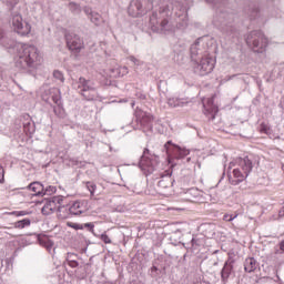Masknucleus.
Here are the masks:
<instances>
[{
  "label": "nucleus",
  "mask_w": 284,
  "mask_h": 284,
  "mask_svg": "<svg viewBox=\"0 0 284 284\" xmlns=\"http://www.w3.org/2000/svg\"><path fill=\"white\" fill-rule=\"evenodd\" d=\"M148 10H153L149 20L153 32H172L174 30V24L170 22L172 10H174L172 2L165 0H132L128 13L130 17L136 18L146 14Z\"/></svg>",
  "instance_id": "1"
},
{
  "label": "nucleus",
  "mask_w": 284,
  "mask_h": 284,
  "mask_svg": "<svg viewBox=\"0 0 284 284\" xmlns=\"http://www.w3.org/2000/svg\"><path fill=\"white\" fill-rule=\"evenodd\" d=\"M0 45L8 50L11 54H17L16 68L18 70H24V72H32L37 70V67L41 64V57L39 55V49L31 44H23L17 42L10 33L0 28Z\"/></svg>",
  "instance_id": "2"
},
{
  "label": "nucleus",
  "mask_w": 284,
  "mask_h": 284,
  "mask_svg": "<svg viewBox=\"0 0 284 284\" xmlns=\"http://www.w3.org/2000/svg\"><path fill=\"white\" fill-rule=\"evenodd\" d=\"M236 14L229 9H220L213 18V26L227 39H236L241 32L234 23Z\"/></svg>",
  "instance_id": "3"
},
{
  "label": "nucleus",
  "mask_w": 284,
  "mask_h": 284,
  "mask_svg": "<svg viewBox=\"0 0 284 284\" xmlns=\"http://www.w3.org/2000/svg\"><path fill=\"white\" fill-rule=\"evenodd\" d=\"M172 3L173 9L171 10V16L169 17L170 23L174 26L172 31L160 32V34H168L170 32H174V30H185L189 26L187 20V2L185 0H165Z\"/></svg>",
  "instance_id": "4"
},
{
  "label": "nucleus",
  "mask_w": 284,
  "mask_h": 284,
  "mask_svg": "<svg viewBox=\"0 0 284 284\" xmlns=\"http://www.w3.org/2000/svg\"><path fill=\"white\" fill-rule=\"evenodd\" d=\"M254 170V158L245 156L244 159L239 160V168L233 170L234 179L230 178L231 185H239L243 183L250 176V172Z\"/></svg>",
  "instance_id": "5"
},
{
  "label": "nucleus",
  "mask_w": 284,
  "mask_h": 284,
  "mask_svg": "<svg viewBox=\"0 0 284 284\" xmlns=\"http://www.w3.org/2000/svg\"><path fill=\"white\" fill-rule=\"evenodd\" d=\"M245 41L248 48H251L253 52H257V54H263L268 43L267 38L261 30H253L247 33Z\"/></svg>",
  "instance_id": "6"
},
{
  "label": "nucleus",
  "mask_w": 284,
  "mask_h": 284,
  "mask_svg": "<svg viewBox=\"0 0 284 284\" xmlns=\"http://www.w3.org/2000/svg\"><path fill=\"white\" fill-rule=\"evenodd\" d=\"M77 85V89L80 90L79 93L83 97L84 101H94L97 99V88L92 80L79 78Z\"/></svg>",
  "instance_id": "7"
},
{
  "label": "nucleus",
  "mask_w": 284,
  "mask_h": 284,
  "mask_svg": "<svg viewBox=\"0 0 284 284\" xmlns=\"http://www.w3.org/2000/svg\"><path fill=\"white\" fill-rule=\"evenodd\" d=\"M215 63L216 60L209 53L195 62L194 73L200 74V77H205L214 70Z\"/></svg>",
  "instance_id": "8"
},
{
  "label": "nucleus",
  "mask_w": 284,
  "mask_h": 284,
  "mask_svg": "<svg viewBox=\"0 0 284 284\" xmlns=\"http://www.w3.org/2000/svg\"><path fill=\"white\" fill-rule=\"evenodd\" d=\"M156 165H159V156L150 153V149H144L139 162V168H141L144 172L152 174V172L156 170Z\"/></svg>",
  "instance_id": "9"
},
{
  "label": "nucleus",
  "mask_w": 284,
  "mask_h": 284,
  "mask_svg": "<svg viewBox=\"0 0 284 284\" xmlns=\"http://www.w3.org/2000/svg\"><path fill=\"white\" fill-rule=\"evenodd\" d=\"M10 23L20 37H28V33L32 30V27L28 22H23V18L20 16L19 12L11 13Z\"/></svg>",
  "instance_id": "10"
},
{
  "label": "nucleus",
  "mask_w": 284,
  "mask_h": 284,
  "mask_svg": "<svg viewBox=\"0 0 284 284\" xmlns=\"http://www.w3.org/2000/svg\"><path fill=\"white\" fill-rule=\"evenodd\" d=\"M164 150L168 154V159H170V161L174 160V159H185V156H187V154H190V151L185 150V149H181V146L172 143V141H168L164 144Z\"/></svg>",
  "instance_id": "11"
},
{
  "label": "nucleus",
  "mask_w": 284,
  "mask_h": 284,
  "mask_svg": "<svg viewBox=\"0 0 284 284\" xmlns=\"http://www.w3.org/2000/svg\"><path fill=\"white\" fill-rule=\"evenodd\" d=\"M236 260L234 258V253H229V258L225 261L222 270H221V281L222 283H227L230 281V276L234 274V264Z\"/></svg>",
  "instance_id": "12"
},
{
  "label": "nucleus",
  "mask_w": 284,
  "mask_h": 284,
  "mask_svg": "<svg viewBox=\"0 0 284 284\" xmlns=\"http://www.w3.org/2000/svg\"><path fill=\"white\" fill-rule=\"evenodd\" d=\"M65 41L71 52H81L83 49V40H81V37H79L77 33H65Z\"/></svg>",
  "instance_id": "13"
},
{
  "label": "nucleus",
  "mask_w": 284,
  "mask_h": 284,
  "mask_svg": "<svg viewBox=\"0 0 284 284\" xmlns=\"http://www.w3.org/2000/svg\"><path fill=\"white\" fill-rule=\"evenodd\" d=\"M172 185H174V180L172 179V171L166 170L161 174V180L158 182L160 193L163 194V192L172 187Z\"/></svg>",
  "instance_id": "14"
},
{
  "label": "nucleus",
  "mask_w": 284,
  "mask_h": 284,
  "mask_svg": "<svg viewBox=\"0 0 284 284\" xmlns=\"http://www.w3.org/2000/svg\"><path fill=\"white\" fill-rule=\"evenodd\" d=\"M190 52H191V60L194 62L201 61L202 57H206L210 53H207V51H205L203 49V45H201V42L195 41L191 48H190Z\"/></svg>",
  "instance_id": "15"
},
{
  "label": "nucleus",
  "mask_w": 284,
  "mask_h": 284,
  "mask_svg": "<svg viewBox=\"0 0 284 284\" xmlns=\"http://www.w3.org/2000/svg\"><path fill=\"white\" fill-rule=\"evenodd\" d=\"M182 245L183 247H185V250H199V247H202V245H205V235L203 234L193 235L189 244L182 243Z\"/></svg>",
  "instance_id": "16"
},
{
  "label": "nucleus",
  "mask_w": 284,
  "mask_h": 284,
  "mask_svg": "<svg viewBox=\"0 0 284 284\" xmlns=\"http://www.w3.org/2000/svg\"><path fill=\"white\" fill-rule=\"evenodd\" d=\"M258 267V262L254 257H247L244 262V270L248 274H252V272H256V268Z\"/></svg>",
  "instance_id": "17"
},
{
  "label": "nucleus",
  "mask_w": 284,
  "mask_h": 284,
  "mask_svg": "<svg viewBox=\"0 0 284 284\" xmlns=\"http://www.w3.org/2000/svg\"><path fill=\"white\" fill-rule=\"evenodd\" d=\"M43 185L41 182H32L27 186V190H31V192H34V196H45V193H43Z\"/></svg>",
  "instance_id": "18"
},
{
  "label": "nucleus",
  "mask_w": 284,
  "mask_h": 284,
  "mask_svg": "<svg viewBox=\"0 0 284 284\" xmlns=\"http://www.w3.org/2000/svg\"><path fill=\"white\" fill-rule=\"evenodd\" d=\"M152 121H154V118H152V115L148 114L146 112H142V119L140 121L141 125H143L148 130H152Z\"/></svg>",
  "instance_id": "19"
},
{
  "label": "nucleus",
  "mask_w": 284,
  "mask_h": 284,
  "mask_svg": "<svg viewBox=\"0 0 284 284\" xmlns=\"http://www.w3.org/2000/svg\"><path fill=\"white\" fill-rule=\"evenodd\" d=\"M65 263L70 267H79V255L75 253H67Z\"/></svg>",
  "instance_id": "20"
},
{
  "label": "nucleus",
  "mask_w": 284,
  "mask_h": 284,
  "mask_svg": "<svg viewBox=\"0 0 284 284\" xmlns=\"http://www.w3.org/2000/svg\"><path fill=\"white\" fill-rule=\"evenodd\" d=\"M62 206H58L57 204H54V202L52 201V199L48 200L44 204V206L42 207V214H45V210H50V212H61Z\"/></svg>",
  "instance_id": "21"
},
{
  "label": "nucleus",
  "mask_w": 284,
  "mask_h": 284,
  "mask_svg": "<svg viewBox=\"0 0 284 284\" xmlns=\"http://www.w3.org/2000/svg\"><path fill=\"white\" fill-rule=\"evenodd\" d=\"M168 105L170 108H185V105H187V102H185L179 98H170L168 100Z\"/></svg>",
  "instance_id": "22"
},
{
  "label": "nucleus",
  "mask_w": 284,
  "mask_h": 284,
  "mask_svg": "<svg viewBox=\"0 0 284 284\" xmlns=\"http://www.w3.org/2000/svg\"><path fill=\"white\" fill-rule=\"evenodd\" d=\"M38 242L40 245H42V247H45V250H48V252H51L52 247H54V243L47 236L38 237Z\"/></svg>",
  "instance_id": "23"
},
{
  "label": "nucleus",
  "mask_w": 284,
  "mask_h": 284,
  "mask_svg": "<svg viewBox=\"0 0 284 284\" xmlns=\"http://www.w3.org/2000/svg\"><path fill=\"white\" fill-rule=\"evenodd\" d=\"M23 130H24L26 134H34V132H36L34 122H32V120L24 121Z\"/></svg>",
  "instance_id": "24"
},
{
  "label": "nucleus",
  "mask_w": 284,
  "mask_h": 284,
  "mask_svg": "<svg viewBox=\"0 0 284 284\" xmlns=\"http://www.w3.org/2000/svg\"><path fill=\"white\" fill-rule=\"evenodd\" d=\"M70 214H73V216H79L83 214V211H81V202H74L70 207H69Z\"/></svg>",
  "instance_id": "25"
},
{
  "label": "nucleus",
  "mask_w": 284,
  "mask_h": 284,
  "mask_svg": "<svg viewBox=\"0 0 284 284\" xmlns=\"http://www.w3.org/2000/svg\"><path fill=\"white\" fill-rule=\"evenodd\" d=\"M32 221L30 219H23L14 223V227L18 230H23V227H30Z\"/></svg>",
  "instance_id": "26"
},
{
  "label": "nucleus",
  "mask_w": 284,
  "mask_h": 284,
  "mask_svg": "<svg viewBox=\"0 0 284 284\" xmlns=\"http://www.w3.org/2000/svg\"><path fill=\"white\" fill-rule=\"evenodd\" d=\"M205 1L206 3H211L215 8H224L225 6H227V2L230 0H205Z\"/></svg>",
  "instance_id": "27"
},
{
  "label": "nucleus",
  "mask_w": 284,
  "mask_h": 284,
  "mask_svg": "<svg viewBox=\"0 0 284 284\" xmlns=\"http://www.w3.org/2000/svg\"><path fill=\"white\" fill-rule=\"evenodd\" d=\"M69 10L72 12V14H81V4L77 2H70Z\"/></svg>",
  "instance_id": "28"
},
{
  "label": "nucleus",
  "mask_w": 284,
  "mask_h": 284,
  "mask_svg": "<svg viewBox=\"0 0 284 284\" xmlns=\"http://www.w3.org/2000/svg\"><path fill=\"white\" fill-rule=\"evenodd\" d=\"M89 19L92 23H94V26H101V22L103 21V18H101V14L98 12H93Z\"/></svg>",
  "instance_id": "29"
},
{
  "label": "nucleus",
  "mask_w": 284,
  "mask_h": 284,
  "mask_svg": "<svg viewBox=\"0 0 284 284\" xmlns=\"http://www.w3.org/2000/svg\"><path fill=\"white\" fill-rule=\"evenodd\" d=\"M205 234L209 239L216 236V226L214 224L207 225Z\"/></svg>",
  "instance_id": "30"
},
{
  "label": "nucleus",
  "mask_w": 284,
  "mask_h": 284,
  "mask_svg": "<svg viewBox=\"0 0 284 284\" xmlns=\"http://www.w3.org/2000/svg\"><path fill=\"white\" fill-rule=\"evenodd\" d=\"M57 193V186L49 185L47 187H43V194L45 196H52V194Z\"/></svg>",
  "instance_id": "31"
},
{
  "label": "nucleus",
  "mask_w": 284,
  "mask_h": 284,
  "mask_svg": "<svg viewBox=\"0 0 284 284\" xmlns=\"http://www.w3.org/2000/svg\"><path fill=\"white\" fill-rule=\"evenodd\" d=\"M87 189L89 190L91 196H94V192L97 191V184H94V182H87Z\"/></svg>",
  "instance_id": "32"
},
{
  "label": "nucleus",
  "mask_w": 284,
  "mask_h": 284,
  "mask_svg": "<svg viewBox=\"0 0 284 284\" xmlns=\"http://www.w3.org/2000/svg\"><path fill=\"white\" fill-rule=\"evenodd\" d=\"M51 201L58 207H61V205H63V196H53V197H51Z\"/></svg>",
  "instance_id": "33"
},
{
  "label": "nucleus",
  "mask_w": 284,
  "mask_h": 284,
  "mask_svg": "<svg viewBox=\"0 0 284 284\" xmlns=\"http://www.w3.org/2000/svg\"><path fill=\"white\" fill-rule=\"evenodd\" d=\"M12 216H28V214H30V212L28 211H13L11 213Z\"/></svg>",
  "instance_id": "34"
},
{
  "label": "nucleus",
  "mask_w": 284,
  "mask_h": 284,
  "mask_svg": "<svg viewBox=\"0 0 284 284\" xmlns=\"http://www.w3.org/2000/svg\"><path fill=\"white\" fill-rule=\"evenodd\" d=\"M68 227H72L73 230H83V224H77L73 222H68L67 223Z\"/></svg>",
  "instance_id": "35"
},
{
  "label": "nucleus",
  "mask_w": 284,
  "mask_h": 284,
  "mask_svg": "<svg viewBox=\"0 0 284 284\" xmlns=\"http://www.w3.org/2000/svg\"><path fill=\"white\" fill-rule=\"evenodd\" d=\"M53 77L54 79H58V81H64L63 73H61L59 70L53 71Z\"/></svg>",
  "instance_id": "36"
},
{
  "label": "nucleus",
  "mask_w": 284,
  "mask_h": 284,
  "mask_svg": "<svg viewBox=\"0 0 284 284\" xmlns=\"http://www.w3.org/2000/svg\"><path fill=\"white\" fill-rule=\"evenodd\" d=\"M101 241H103V243L105 244H110L112 243V240H110V236H108V234L105 233H102L101 236H100Z\"/></svg>",
  "instance_id": "37"
},
{
  "label": "nucleus",
  "mask_w": 284,
  "mask_h": 284,
  "mask_svg": "<svg viewBox=\"0 0 284 284\" xmlns=\"http://www.w3.org/2000/svg\"><path fill=\"white\" fill-rule=\"evenodd\" d=\"M121 71H119V69H110V77L116 78L120 77Z\"/></svg>",
  "instance_id": "38"
},
{
  "label": "nucleus",
  "mask_w": 284,
  "mask_h": 284,
  "mask_svg": "<svg viewBox=\"0 0 284 284\" xmlns=\"http://www.w3.org/2000/svg\"><path fill=\"white\" fill-rule=\"evenodd\" d=\"M83 12L89 17V19L94 13V11H92V8L90 7H84Z\"/></svg>",
  "instance_id": "39"
},
{
  "label": "nucleus",
  "mask_w": 284,
  "mask_h": 284,
  "mask_svg": "<svg viewBox=\"0 0 284 284\" xmlns=\"http://www.w3.org/2000/svg\"><path fill=\"white\" fill-rule=\"evenodd\" d=\"M52 101H53L57 105H61V95H59V94L52 95Z\"/></svg>",
  "instance_id": "40"
},
{
  "label": "nucleus",
  "mask_w": 284,
  "mask_h": 284,
  "mask_svg": "<svg viewBox=\"0 0 284 284\" xmlns=\"http://www.w3.org/2000/svg\"><path fill=\"white\" fill-rule=\"evenodd\" d=\"M17 3H19V0H7V6H9V8H14V6H17Z\"/></svg>",
  "instance_id": "41"
},
{
  "label": "nucleus",
  "mask_w": 284,
  "mask_h": 284,
  "mask_svg": "<svg viewBox=\"0 0 284 284\" xmlns=\"http://www.w3.org/2000/svg\"><path fill=\"white\" fill-rule=\"evenodd\" d=\"M83 227H87V230H89V232L94 233V223H85L83 225Z\"/></svg>",
  "instance_id": "42"
},
{
  "label": "nucleus",
  "mask_w": 284,
  "mask_h": 284,
  "mask_svg": "<svg viewBox=\"0 0 284 284\" xmlns=\"http://www.w3.org/2000/svg\"><path fill=\"white\" fill-rule=\"evenodd\" d=\"M284 252V240L280 242V250L275 252V254H283Z\"/></svg>",
  "instance_id": "43"
},
{
  "label": "nucleus",
  "mask_w": 284,
  "mask_h": 284,
  "mask_svg": "<svg viewBox=\"0 0 284 284\" xmlns=\"http://www.w3.org/2000/svg\"><path fill=\"white\" fill-rule=\"evenodd\" d=\"M129 61H132V63H134V65H140L139 59H136L134 55L129 57Z\"/></svg>",
  "instance_id": "44"
},
{
  "label": "nucleus",
  "mask_w": 284,
  "mask_h": 284,
  "mask_svg": "<svg viewBox=\"0 0 284 284\" xmlns=\"http://www.w3.org/2000/svg\"><path fill=\"white\" fill-rule=\"evenodd\" d=\"M53 112L54 114H57L58 116H61V104H59L58 106L53 108Z\"/></svg>",
  "instance_id": "45"
},
{
  "label": "nucleus",
  "mask_w": 284,
  "mask_h": 284,
  "mask_svg": "<svg viewBox=\"0 0 284 284\" xmlns=\"http://www.w3.org/2000/svg\"><path fill=\"white\" fill-rule=\"evenodd\" d=\"M235 219H236V215H230V214L224 215V220L227 222L234 221Z\"/></svg>",
  "instance_id": "46"
},
{
  "label": "nucleus",
  "mask_w": 284,
  "mask_h": 284,
  "mask_svg": "<svg viewBox=\"0 0 284 284\" xmlns=\"http://www.w3.org/2000/svg\"><path fill=\"white\" fill-rule=\"evenodd\" d=\"M265 281H272V277H260V278L257 280V283H258V284H263V283H265Z\"/></svg>",
  "instance_id": "47"
},
{
  "label": "nucleus",
  "mask_w": 284,
  "mask_h": 284,
  "mask_svg": "<svg viewBox=\"0 0 284 284\" xmlns=\"http://www.w3.org/2000/svg\"><path fill=\"white\" fill-rule=\"evenodd\" d=\"M215 112H219V109L213 108L211 119H215Z\"/></svg>",
  "instance_id": "48"
},
{
  "label": "nucleus",
  "mask_w": 284,
  "mask_h": 284,
  "mask_svg": "<svg viewBox=\"0 0 284 284\" xmlns=\"http://www.w3.org/2000/svg\"><path fill=\"white\" fill-rule=\"evenodd\" d=\"M193 284H211V283L207 281H196Z\"/></svg>",
  "instance_id": "49"
},
{
  "label": "nucleus",
  "mask_w": 284,
  "mask_h": 284,
  "mask_svg": "<svg viewBox=\"0 0 284 284\" xmlns=\"http://www.w3.org/2000/svg\"><path fill=\"white\" fill-rule=\"evenodd\" d=\"M3 181V168L0 166V183Z\"/></svg>",
  "instance_id": "50"
},
{
  "label": "nucleus",
  "mask_w": 284,
  "mask_h": 284,
  "mask_svg": "<svg viewBox=\"0 0 284 284\" xmlns=\"http://www.w3.org/2000/svg\"><path fill=\"white\" fill-rule=\"evenodd\" d=\"M278 216H284V206L280 210Z\"/></svg>",
  "instance_id": "51"
},
{
  "label": "nucleus",
  "mask_w": 284,
  "mask_h": 284,
  "mask_svg": "<svg viewBox=\"0 0 284 284\" xmlns=\"http://www.w3.org/2000/svg\"><path fill=\"white\" fill-rule=\"evenodd\" d=\"M261 132H264L265 134H267V128L262 126V128H261Z\"/></svg>",
  "instance_id": "52"
},
{
  "label": "nucleus",
  "mask_w": 284,
  "mask_h": 284,
  "mask_svg": "<svg viewBox=\"0 0 284 284\" xmlns=\"http://www.w3.org/2000/svg\"><path fill=\"white\" fill-rule=\"evenodd\" d=\"M138 97H139V99L145 100V94H143V93H140Z\"/></svg>",
  "instance_id": "53"
},
{
  "label": "nucleus",
  "mask_w": 284,
  "mask_h": 284,
  "mask_svg": "<svg viewBox=\"0 0 284 284\" xmlns=\"http://www.w3.org/2000/svg\"><path fill=\"white\" fill-rule=\"evenodd\" d=\"M122 71H123L125 74H128V69H126V67H123V68H122Z\"/></svg>",
  "instance_id": "54"
},
{
  "label": "nucleus",
  "mask_w": 284,
  "mask_h": 284,
  "mask_svg": "<svg viewBox=\"0 0 284 284\" xmlns=\"http://www.w3.org/2000/svg\"><path fill=\"white\" fill-rule=\"evenodd\" d=\"M120 103H128V99L120 100Z\"/></svg>",
  "instance_id": "55"
},
{
  "label": "nucleus",
  "mask_w": 284,
  "mask_h": 284,
  "mask_svg": "<svg viewBox=\"0 0 284 284\" xmlns=\"http://www.w3.org/2000/svg\"><path fill=\"white\" fill-rule=\"evenodd\" d=\"M159 268L156 266H152L151 271L156 272Z\"/></svg>",
  "instance_id": "56"
},
{
  "label": "nucleus",
  "mask_w": 284,
  "mask_h": 284,
  "mask_svg": "<svg viewBox=\"0 0 284 284\" xmlns=\"http://www.w3.org/2000/svg\"><path fill=\"white\" fill-rule=\"evenodd\" d=\"M253 12H256V8H252Z\"/></svg>",
  "instance_id": "57"
},
{
  "label": "nucleus",
  "mask_w": 284,
  "mask_h": 284,
  "mask_svg": "<svg viewBox=\"0 0 284 284\" xmlns=\"http://www.w3.org/2000/svg\"><path fill=\"white\" fill-rule=\"evenodd\" d=\"M132 108H134V102L131 103Z\"/></svg>",
  "instance_id": "58"
},
{
  "label": "nucleus",
  "mask_w": 284,
  "mask_h": 284,
  "mask_svg": "<svg viewBox=\"0 0 284 284\" xmlns=\"http://www.w3.org/2000/svg\"><path fill=\"white\" fill-rule=\"evenodd\" d=\"M214 254H219V251H215Z\"/></svg>",
  "instance_id": "59"
}]
</instances>
